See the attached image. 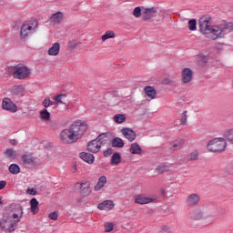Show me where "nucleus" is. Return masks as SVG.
I'll list each match as a JSON object with an SVG mask.
<instances>
[{
	"label": "nucleus",
	"mask_w": 233,
	"mask_h": 233,
	"mask_svg": "<svg viewBox=\"0 0 233 233\" xmlns=\"http://www.w3.org/2000/svg\"><path fill=\"white\" fill-rule=\"evenodd\" d=\"M65 96H66V95H57V96H55V101H56V105H59V103L61 105H63V100H61V98L65 97Z\"/></svg>",
	"instance_id": "obj_47"
},
{
	"label": "nucleus",
	"mask_w": 233,
	"mask_h": 233,
	"mask_svg": "<svg viewBox=\"0 0 233 233\" xmlns=\"http://www.w3.org/2000/svg\"><path fill=\"white\" fill-rule=\"evenodd\" d=\"M129 152L130 154H137V155H141V152H143V149L141 148V146L137 143H132L130 147H129Z\"/></svg>",
	"instance_id": "obj_25"
},
{
	"label": "nucleus",
	"mask_w": 233,
	"mask_h": 233,
	"mask_svg": "<svg viewBox=\"0 0 233 233\" xmlns=\"http://www.w3.org/2000/svg\"><path fill=\"white\" fill-rule=\"evenodd\" d=\"M220 28L223 29V34L225 36V34H230V32L233 31V23L232 22L225 23L224 25H220Z\"/></svg>",
	"instance_id": "obj_27"
},
{
	"label": "nucleus",
	"mask_w": 233,
	"mask_h": 233,
	"mask_svg": "<svg viewBox=\"0 0 233 233\" xmlns=\"http://www.w3.org/2000/svg\"><path fill=\"white\" fill-rule=\"evenodd\" d=\"M192 77H193L192 69H190L188 67H185L184 69H182V71H181V82L184 85H187V84L190 83V81H192Z\"/></svg>",
	"instance_id": "obj_14"
},
{
	"label": "nucleus",
	"mask_w": 233,
	"mask_h": 233,
	"mask_svg": "<svg viewBox=\"0 0 233 233\" xmlns=\"http://www.w3.org/2000/svg\"><path fill=\"white\" fill-rule=\"evenodd\" d=\"M190 219H194V221H199L200 219H203V212H201V209H193L190 213Z\"/></svg>",
	"instance_id": "obj_24"
},
{
	"label": "nucleus",
	"mask_w": 233,
	"mask_h": 233,
	"mask_svg": "<svg viewBox=\"0 0 233 233\" xmlns=\"http://www.w3.org/2000/svg\"><path fill=\"white\" fill-rule=\"evenodd\" d=\"M3 197L0 196V205H3Z\"/></svg>",
	"instance_id": "obj_55"
},
{
	"label": "nucleus",
	"mask_w": 233,
	"mask_h": 233,
	"mask_svg": "<svg viewBox=\"0 0 233 233\" xmlns=\"http://www.w3.org/2000/svg\"><path fill=\"white\" fill-rule=\"evenodd\" d=\"M113 121L118 125H121V123H125V121H127V116L125 114H116L113 116Z\"/></svg>",
	"instance_id": "obj_30"
},
{
	"label": "nucleus",
	"mask_w": 233,
	"mask_h": 233,
	"mask_svg": "<svg viewBox=\"0 0 233 233\" xmlns=\"http://www.w3.org/2000/svg\"><path fill=\"white\" fill-rule=\"evenodd\" d=\"M10 143H11V145L15 146V145H17V140L13 139L10 141Z\"/></svg>",
	"instance_id": "obj_52"
},
{
	"label": "nucleus",
	"mask_w": 233,
	"mask_h": 233,
	"mask_svg": "<svg viewBox=\"0 0 233 233\" xmlns=\"http://www.w3.org/2000/svg\"><path fill=\"white\" fill-rule=\"evenodd\" d=\"M187 111H184L180 115L178 125H187Z\"/></svg>",
	"instance_id": "obj_40"
},
{
	"label": "nucleus",
	"mask_w": 233,
	"mask_h": 233,
	"mask_svg": "<svg viewBox=\"0 0 233 233\" xmlns=\"http://www.w3.org/2000/svg\"><path fill=\"white\" fill-rule=\"evenodd\" d=\"M6 187V181L2 180L0 181V190H3Z\"/></svg>",
	"instance_id": "obj_51"
},
{
	"label": "nucleus",
	"mask_w": 233,
	"mask_h": 233,
	"mask_svg": "<svg viewBox=\"0 0 233 233\" xmlns=\"http://www.w3.org/2000/svg\"><path fill=\"white\" fill-rule=\"evenodd\" d=\"M37 21L35 20L25 21L20 29V38L26 39V37L35 34L37 29Z\"/></svg>",
	"instance_id": "obj_4"
},
{
	"label": "nucleus",
	"mask_w": 233,
	"mask_h": 233,
	"mask_svg": "<svg viewBox=\"0 0 233 233\" xmlns=\"http://www.w3.org/2000/svg\"><path fill=\"white\" fill-rule=\"evenodd\" d=\"M183 145H185V140L183 138H180L171 143V147L174 148V150H179V148H181Z\"/></svg>",
	"instance_id": "obj_32"
},
{
	"label": "nucleus",
	"mask_w": 233,
	"mask_h": 233,
	"mask_svg": "<svg viewBox=\"0 0 233 233\" xmlns=\"http://www.w3.org/2000/svg\"><path fill=\"white\" fill-rule=\"evenodd\" d=\"M8 170L11 174H14V176H17V174L21 173V167H19V165L17 164H11Z\"/></svg>",
	"instance_id": "obj_31"
},
{
	"label": "nucleus",
	"mask_w": 233,
	"mask_h": 233,
	"mask_svg": "<svg viewBox=\"0 0 233 233\" xmlns=\"http://www.w3.org/2000/svg\"><path fill=\"white\" fill-rule=\"evenodd\" d=\"M21 161L25 167H37V157L34 153L25 152L21 157Z\"/></svg>",
	"instance_id": "obj_9"
},
{
	"label": "nucleus",
	"mask_w": 233,
	"mask_h": 233,
	"mask_svg": "<svg viewBox=\"0 0 233 233\" xmlns=\"http://www.w3.org/2000/svg\"><path fill=\"white\" fill-rule=\"evenodd\" d=\"M199 32L202 35L207 37V39H211V41H216V39H223L225 37V33H223V28L221 25H212L210 23V17L202 16L198 20Z\"/></svg>",
	"instance_id": "obj_2"
},
{
	"label": "nucleus",
	"mask_w": 233,
	"mask_h": 233,
	"mask_svg": "<svg viewBox=\"0 0 233 233\" xmlns=\"http://www.w3.org/2000/svg\"><path fill=\"white\" fill-rule=\"evenodd\" d=\"M226 174L233 176V162H231L229 165L226 167Z\"/></svg>",
	"instance_id": "obj_46"
},
{
	"label": "nucleus",
	"mask_w": 233,
	"mask_h": 233,
	"mask_svg": "<svg viewBox=\"0 0 233 233\" xmlns=\"http://www.w3.org/2000/svg\"><path fill=\"white\" fill-rule=\"evenodd\" d=\"M157 8L156 7H143L142 19L143 21H150L156 17Z\"/></svg>",
	"instance_id": "obj_12"
},
{
	"label": "nucleus",
	"mask_w": 233,
	"mask_h": 233,
	"mask_svg": "<svg viewBox=\"0 0 233 233\" xmlns=\"http://www.w3.org/2000/svg\"><path fill=\"white\" fill-rule=\"evenodd\" d=\"M40 117L41 119H45V121H48V119H50V112H48L46 109H44L40 112Z\"/></svg>",
	"instance_id": "obj_39"
},
{
	"label": "nucleus",
	"mask_w": 233,
	"mask_h": 233,
	"mask_svg": "<svg viewBox=\"0 0 233 233\" xmlns=\"http://www.w3.org/2000/svg\"><path fill=\"white\" fill-rule=\"evenodd\" d=\"M119 163H121V155L114 153L111 157V165H119Z\"/></svg>",
	"instance_id": "obj_34"
},
{
	"label": "nucleus",
	"mask_w": 233,
	"mask_h": 233,
	"mask_svg": "<svg viewBox=\"0 0 233 233\" xmlns=\"http://www.w3.org/2000/svg\"><path fill=\"white\" fill-rule=\"evenodd\" d=\"M104 227H105L106 232H112L114 230V224L110 222H106Z\"/></svg>",
	"instance_id": "obj_43"
},
{
	"label": "nucleus",
	"mask_w": 233,
	"mask_h": 233,
	"mask_svg": "<svg viewBox=\"0 0 233 233\" xmlns=\"http://www.w3.org/2000/svg\"><path fill=\"white\" fill-rule=\"evenodd\" d=\"M103 146V141H101V136L97 137V138L90 141L87 144V150L92 154H97L99 150H101V147Z\"/></svg>",
	"instance_id": "obj_10"
},
{
	"label": "nucleus",
	"mask_w": 233,
	"mask_h": 233,
	"mask_svg": "<svg viewBox=\"0 0 233 233\" xmlns=\"http://www.w3.org/2000/svg\"><path fill=\"white\" fill-rule=\"evenodd\" d=\"M74 168H75V170H77V167L76 166H74Z\"/></svg>",
	"instance_id": "obj_56"
},
{
	"label": "nucleus",
	"mask_w": 233,
	"mask_h": 233,
	"mask_svg": "<svg viewBox=\"0 0 233 233\" xmlns=\"http://www.w3.org/2000/svg\"><path fill=\"white\" fill-rule=\"evenodd\" d=\"M144 92H145L146 96H147V97H149V99H156L157 97V92H156V88H154L150 86H145Z\"/></svg>",
	"instance_id": "obj_20"
},
{
	"label": "nucleus",
	"mask_w": 233,
	"mask_h": 233,
	"mask_svg": "<svg viewBox=\"0 0 233 233\" xmlns=\"http://www.w3.org/2000/svg\"><path fill=\"white\" fill-rule=\"evenodd\" d=\"M61 50V45L59 43H55L53 46L48 49L47 54L48 56H59V52Z\"/></svg>",
	"instance_id": "obj_21"
},
{
	"label": "nucleus",
	"mask_w": 233,
	"mask_h": 233,
	"mask_svg": "<svg viewBox=\"0 0 233 233\" xmlns=\"http://www.w3.org/2000/svg\"><path fill=\"white\" fill-rule=\"evenodd\" d=\"M156 201V198L145 197L143 195H137L135 198V203L137 205H147V203H154Z\"/></svg>",
	"instance_id": "obj_18"
},
{
	"label": "nucleus",
	"mask_w": 233,
	"mask_h": 233,
	"mask_svg": "<svg viewBox=\"0 0 233 233\" xmlns=\"http://www.w3.org/2000/svg\"><path fill=\"white\" fill-rule=\"evenodd\" d=\"M134 17L139 18L143 14H141V7L137 6L133 11Z\"/></svg>",
	"instance_id": "obj_44"
},
{
	"label": "nucleus",
	"mask_w": 233,
	"mask_h": 233,
	"mask_svg": "<svg viewBox=\"0 0 233 233\" xmlns=\"http://www.w3.org/2000/svg\"><path fill=\"white\" fill-rule=\"evenodd\" d=\"M13 99H19L21 96L25 94V86H14L11 90Z\"/></svg>",
	"instance_id": "obj_17"
},
{
	"label": "nucleus",
	"mask_w": 233,
	"mask_h": 233,
	"mask_svg": "<svg viewBox=\"0 0 233 233\" xmlns=\"http://www.w3.org/2000/svg\"><path fill=\"white\" fill-rule=\"evenodd\" d=\"M196 25H197L196 19H191L188 21V28L189 30H191V32H194V30L197 29Z\"/></svg>",
	"instance_id": "obj_41"
},
{
	"label": "nucleus",
	"mask_w": 233,
	"mask_h": 233,
	"mask_svg": "<svg viewBox=\"0 0 233 233\" xmlns=\"http://www.w3.org/2000/svg\"><path fill=\"white\" fill-rule=\"evenodd\" d=\"M121 132H122L124 137H126V139H128V141H130V143H132V141H135L136 137H137V135L136 134V132H134V130H132L128 127L122 128Z\"/></svg>",
	"instance_id": "obj_16"
},
{
	"label": "nucleus",
	"mask_w": 233,
	"mask_h": 233,
	"mask_svg": "<svg viewBox=\"0 0 233 233\" xmlns=\"http://www.w3.org/2000/svg\"><path fill=\"white\" fill-rule=\"evenodd\" d=\"M112 147L116 148H123V147H125V142L120 137H115L112 140Z\"/></svg>",
	"instance_id": "obj_28"
},
{
	"label": "nucleus",
	"mask_w": 233,
	"mask_h": 233,
	"mask_svg": "<svg viewBox=\"0 0 233 233\" xmlns=\"http://www.w3.org/2000/svg\"><path fill=\"white\" fill-rule=\"evenodd\" d=\"M19 223V219L9 217L6 213H4L2 219L0 220V228L4 232H14L15 230V225Z\"/></svg>",
	"instance_id": "obj_3"
},
{
	"label": "nucleus",
	"mask_w": 233,
	"mask_h": 233,
	"mask_svg": "<svg viewBox=\"0 0 233 233\" xmlns=\"http://www.w3.org/2000/svg\"><path fill=\"white\" fill-rule=\"evenodd\" d=\"M106 176H102L98 178V181L96 183V185L94 187V190L96 192H99V190H101V188H103L105 187V185H106Z\"/></svg>",
	"instance_id": "obj_23"
},
{
	"label": "nucleus",
	"mask_w": 233,
	"mask_h": 233,
	"mask_svg": "<svg viewBox=\"0 0 233 233\" xmlns=\"http://www.w3.org/2000/svg\"><path fill=\"white\" fill-rule=\"evenodd\" d=\"M199 201H201V197L198 193H193L187 196L186 204L187 207H197L199 205Z\"/></svg>",
	"instance_id": "obj_13"
},
{
	"label": "nucleus",
	"mask_w": 233,
	"mask_h": 233,
	"mask_svg": "<svg viewBox=\"0 0 233 233\" xmlns=\"http://www.w3.org/2000/svg\"><path fill=\"white\" fill-rule=\"evenodd\" d=\"M86 124L76 121L74 122L68 128H66L60 132V139L65 145H72V143H77L85 132H86Z\"/></svg>",
	"instance_id": "obj_1"
},
{
	"label": "nucleus",
	"mask_w": 233,
	"mask_h": 233,
	"mask_svg": "<svg viewBox=\"0 0 233 233\" xmlns=\"http://www.w3.org/2000/svg\"><path fill=\"white\" fill-rule=\"evenodd\" d=\"M156 170L158 174H163L165 172H168V170H170V167L167 165H160L156 168Z\"/></svg>",
	"instance_id": "obj_37"
},
{
	"label": "nucleus",
	"mask_w": 233,
	"mask_h": 233,
	"mask_svg": "<svg viewBox=\"0 0 233 233\" xmlns=\"http://www.w3.org/2000/svg\"><path fill=\"white\" fill-rule=\"evenodd\" d=\"M32 71L26 66H16L13 71V77L15 79H28L31 76Z\"/></svg>",
	"instance_id": "obj_6"
},
{
	"label": "nucleus",
	"mask_w": 233,
	"mask_h": 233,
	"mask_svg": "<svg viewBox=\"0 0 233 233\" xmlns=\"http://www.w3.org/2000/svg\"><path fill=\"white\" fill-rule=\"evenodd\" d=\"M114 207V201L112 200H105L97 205V208H99V210H112Z\"/></svg>",
	"instance_id": "obj_19"
},
{
	"label": "nucleus",
	"mask_w": 233,
	"mask_h": 233,
	"mask_svg": "<svg viewBox=\"0 0 233 233\" xmlns=\"http://www.w3.org/2000/svg\"><path fill=\"white\" fill-rule=\"evenodd\" d=\"M163 85H170L172 83V80L170 78H164L162 80Z\"/></svg>",
	"instance_id": "obj_50"
},
{
	"label": "nucleus",
	"mask_w": 233,
	"mask_h": 233,
	"mask_svg": "<svg viewBox=\"0 0 233 233\" xmlns=\"http://www.w3.org/2000/svg\"><path fill=\"white\" fill-rule=\"evenodd\" d=\"M228 188H230L231 190H233V183H228Z\"/></svg>",
	"instance_id": "obj_53"
},
{
	"label": "nucleus",
	"mask_w": 233,
	"mask_h": 233,
	"mask_svg": "<svg viewBox=\"0 0 233 233\" xmlns=\"http://www.w3.org/2000/svg\"><path fill=\"white\" fill-rule=\"evenodd\" d=\"M116 37V33L114 31L108 30L104 35H102V41H106V39H114Z\"/></svg>",
	"instance_id": "obj_35"
},
{
	"label": "nucleus",
	"mask_w": 233,
	"mask_h": 233,
	"mask_svg": "<svg viewBox=\"0 0 233 233\" xmlns=\"http://www.w3.org/2000/svg\"><path fill=\"white\" fill-rule=\"evenodd\" d=\"M30 205H31V212L33 214H37L39 212V202L37 201L36 198H32L30 200Z\"/></svg>",
	"instance_id": "obj_26"
},
{
	"label": "nucleus",
	"mask_w": 233,
	"mask_h": 233,
	"mask_svg": "<svg viewBox=\"0 0 233 233\" xmlns=\"http://www.w3.org/2000/svg\"><path fill=\"white\" fill-rule=\"evenodd\" d=\"M26 192L30 196H35V194H37V192H35V190H34L33 188H27Z\"/></svg>",
	"instance_id": "obj_49"
},
{
	"label": "nucleus",
	"mask_w": 233,
	"mask_h": 233,
	"mask_svg": "<svg viewBox=\"0 0 233 233\" xmlns=\"http://www.w3.org/2000/svg\"><path fill=\"white\" fill-rule=\"evenodd\" d=\"M207 148L209 152H225V148H227V141L223 137L214 138L208 143Z\"/></svg>",
	"instance_id": "obj_5"
},
{
	"label": "nucleus",
	"mask_w": 233,
	"mask_h": 233,
	"mask_svg": "<svg viewBox=\"0 0 233 233\" xmlns=\"http://www.w3.org/2000/svg\"><path fill=\"white\" fill-rule=\"evenodd\" d=\"M5 214L13 219H21L23 218V207L20 204H11Z\"/></svg>",
	"instance_id": "obj_7"
},
{
	"label": "nucleus",
	"mask_w": 233,
	"mask_h": 233,
	"mask_svg": "<svg viewBox=\"0 0 233 233\" xmlns=\"http://www.w3.org/2000/svg\"><path fill=\"white\" fill-rule=\"evenodd\" d=\"M80 158L83 159V161H86V163H88L89 165H92V163H94V161L96 160V157L86 152L80 153Z\"/></svg>",
	"instance_id": "obj_22"
},
{
	"label": "nucleus",
	"mask_w": 233,
	"mask_h": 233,
	"mask_svg": "<svg viewBox=\"0 0 233 233\" xmlns=\"http://www.w3.org/2000/svg\"><path fill=\"white\" fill-rule=\"evenodd\" d=\"M3 110L11 112V114H15L17 112V105L12 101L9 97H5L2 101Z\"/></svg>",
	"instance_id": "obj_11"
},
{
	"label": "nucleus",
	"mask_w": 233,
	"mask_h": 233,
	"mask_svg": "<svg viewBox=\"0 0 233 233\" xmlns=\"http://www.w3.org/2000/svg\"><path fill=\"white\" fill-rule=\"evenodd\" d=\"M49 219H52L53 221H57V218H59V213L57 211L51 212L48 215Z\"/></svg>",
	"instance_id": "obj_45"
},
{
	"label": "nucleus",
	"mask_w": 233,
	"mask_h": 233,
	"mask_svg": "<svg viewBox=\"0 0 233 233\" xmlns=\"http://www.w3.org/2000/svg\"><path fill=\"white\" fill-rule=\"evenodd\" d=\"M64 19L65 15L63 14V12L58 11L49 17V23H51V25H61Z\"/></svg>",
	"instance_id": "obj_15"
},
{
	"label": "nucleus",
	"mask_w": 233,
	"mask_h": 233,
	"mask_svg": "<svg viewBox=\"0 0 233 233\" xmlns=\"http://www.w3.org/2000/svg\"><path fill=\"white\" fill-rule=\"evenodd\" d=\"M224 137L227 139V141H228L229 143H231V145H233V128L226 131L224 133Z\"/></svg>",
	"instance_id": "obj_36"
},
{
	"label": "nucleus",
	"mask_w": 233,
	"mask_h": 233,
	"mask_svg": "<svg viewBox=\"0 0 233 233\" xmlns=\"http://www.w3.org/2000/svg\"><path fill=\"white\" fill-rule=\"evenodd\" d=\"M42 105L45 108H48V106H52V105H54V102H52V100H50V98L47 97V98H45Z\"/></svg>",
	"instance_id": "obj_42"
},
{
	"label": "nucleus",
	"mask_w": 233,
	"mask_h": 233,
	"mask_svg": "<svg viewBox=\"0 0 233 233\" xmlns=\"http://www.w3.org/2000/svg\"><path fill=\"white\" fill-rule=\"evenodd\" d=\"M114 150L112 148H108L107 150L104 151V157H110L112 156Z\"/></svg>",
	"instance_id": "obj_48"
},
{
	"label": "nucleus",
	"mask_w": 233,
	"mask_h": 233,
	"mask_svg": "<svg viewBox=\"0 0 233 233\" xmlns=\"http://www.w3.org/2000/svg\"><path fill=\"white\" fill-rule=\"evenodd\" d=\"M165 230L169 233H172V229H170V228H168V227H165Z\"/></svg>",
	"instance_id": "obj_54"
},
{
	"label": "nucleus",
	"mask_w": 233,
	"mask_h": 233,
	"mask_svg": "<svg viewBox=\"0 0 233 233\" xmlns=\"http://www.w3.org/2000/svg\"><path fill=\"white\" fill-rule=\"evenodd\" d=\"M81 45V42L77 41L76 39L70 40L67 44V48L69 50H74L75 48H77Z\"/></svg>",
	"instance_id": "obj_33"
},
{
	"label": "nucleus",
	"mask_w": 233,
	"mask_h": 233,
	"mask_svg": "<svg viewBox=\"0 0 233 233\" xmlns=\"http://www.w3.org/2000/svg\"><path fill=\"white\" fill-rule=\"evenodd\" d=\"M75 188L79 190L80 196H83L84 198H88V196L92 194V187H90V181L88 180H83L76 183Z\"/></svg>",
	"instance_id": "obj_8"
},
{
	"label": "nucleus",
	"mask_w": 233,
	"mask_h": 233,
	"mask_svg": "<svg viewBox=\"0 0 233 233\" xmlns=\"http://www.w3.org/2000/svg\"><path fill=\"white\" fill-rule=\"evenodd\" d=\"M199 158V151L195 150L189 154V161H198Z\"/></svg>",
	"instance_id": "obj_38"
},
{
	"label": "nucleus",
	"mask_w": 233,
	"mask_h": 233,
	"mask_svg": "<svg viewBox=\"0 0 233 233\" xmlns=\"http://www.w3.org/2000/svg\"><path fill=\"white\" fill-rule=\"evenodd\" d=\"M5 156L9 159H15V157H17V151H15V149L7 148L5 151Z\"/></svg>",
	"instance_id": "obj_29"
}]
</instances>
